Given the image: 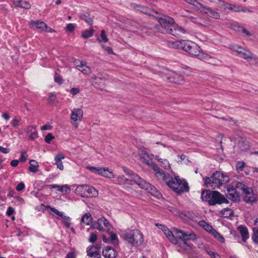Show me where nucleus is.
Segmentation results:
<instances>
[{"instance_id":"nucleus-1","label":"nucleus","mask_w":258,"mask_h":258,"mask_svg":"<svg viewBox=\"0 0 258 258\" xmlns=\"http://www.w3.org/2000/svg\"><path fill=\"white\" fill-rule=\"evenodd\" d=\"M141 159L143 163L152 167L155 176L158 180L164 181L168 187L176 192L180 194L188 191L189 187L185 180H181L178 176L173 178L168 173H165L155 163L153 162L152 158L148 154H142L141 156Z\"/></svg>"},{"instance_id":"nucleus-2","label":"nucleus","mask_w":258,"mask_h":258,"mask_svg":"<svg viewBox=\"0 0 258 258\" xmlns=\"http://www.w3.org/2000/svg\"><path fill=\"white\" fill-rule=\"evenodd\" d=\"M242 192L243 201L247 203H253L256 198L252 189L238 181H234L227 186V197L231 201L238 202L240 201V192Z\"/></svg>"},{"instance_id":"nucleus-3","label":"nucleus","mask_w":258,"mask_h":258,"mask_svg":"<svg viewBox=\"0 0 258 258\" xmlns=\"http://www.w3.org/2000/svg\"><path fill=\"white\" fill-rule=\"evenodd\" d=\"M159 25L156 26L158 31L162 33H168L176 37H180L181 34H184L185 30L182 27L175 24L174 19L170 17L163 16L162 17H156Z\"/></svg>"},{"instance_id":"nucleus-4","label":"nucleus","mask_w":258,"mask_h":258,"mask_svg":"<svg viewBox=\"0 0 258 258\" xmlns=\"http://www.w3.org/2000/svg\"><path fill=\"white\" fill-rule=\"evenodd\" d=\"M171 45L172 47L183 49L190 55L197 57L201 60H208L210 58L208 54L203 52L199 46L191 41L186 40L176 41L172 42Z\"/></svg>"},{"instance_id":"nucleus-5","label":"nucleus","mask_w":258,"mask_h":258,"mask_svg":"<svg viewBox=\"0 0 258 258\" xmlns=\"http://www.w3.org/2000/svg\"><path fill=\"white\" fill-rule=\"evenodd\" d=\"M123 170L125 173L130 176L131 178L129 180L134 181L140 188L147 190L148 192H150L157 198H160L162 196L161 193L156 187L147 182L138 175L134 173L132 171L125 167H123Z\"/></svg>"},{"instance_id":"nucleus-6","label":"nucleus","mask_w":258,"mask_h":258,"mask_svg":"<svg viewBox=\"0 0 258 258\" xmlns=\"http://www.w3.org/2000/svg\"><path fill=\"white\" fill-rule=\"evenodd\" d=\"M229 181V177L220 171L215 172L211 177L205 178V184L207 187H211L215 189L226 184Z\"/></svg>"},{"instance_id":"nucleus-7","label":"nucleus","mask_w":258,"mask_h":258,"mask_svg":"<svg viewBox=\"0 0 258 258\" xmlns=\"http://www.w3.org/2000/svg\"><path fill=\"white\" fill-rule=\"evenodd\" d=\"M123 238L132 246H139L144 242V235L138 229L126 230L124 231Z\"/></svg>"},{"instance_id":"nucleus-8","label":"nucleus","mask_w":258,"mask_h":258,"mask_svg":"<svg viewBox=\"0 0 258 258\" xmlns=\"http://www.w3.org/2000/svg\"><path fill=\"white\" fill-rule=\"evenodd\" d=\"M93 229H97L99 231H106L109 232L112 227L108 220L104 217L100 218L96 222L92 225Z\"/></svg>"},{"instance_id":"nucleus-9","label":"nucleus","mask_w":258,"mask_h":258,"mask_svg":"<svg viewBox=\"0 0 258 258\" xmlns=\"http://www.w3.org/2000/svg\"><path fill=\"white\" fill-rule=\"evenodd\" d=\"M86 168L91 172L106 178H112L114 177L113 172L110 171L108 168H97L90 166H88Z\"/></svg>"},{"instance_id":"nucleus-10","label":"nucleus","mask_w":258,"mask_h":258,"mask_svg":"<svg viewBox=\"0 0 258 258\" xmlns=\"http://www.w3.org/2000/svg\"><path fill=\"white\" fill-rule=\"evenodd\" d=\"M222 203H229L228 200L221 193L217 191H213L209 201V205L214 206L216 204Z\"/></svg>"},{"instance_id":"nucleus-11","label":"nucleus","mask_w":258,"mask_h":258,"mask_svg":"<svg viewBox=\"0 0 258 258\" xmlns=\"http://www.w3.org/2000/svg\"><path fill=\"white\" fill-rule=\"evenodd\" d=\"M130 6L134 10L139 11L146 15L152 16L153 15L154 13H158L157 11L153 9H150L147 7L137 4L136 3H131Z\"/></svg>"},{"instance_id":"nucleus-12","label":"nucleus","mask_w":258,"mask_h":258,"mask_svg":"<svg viewBox=\"0 0 258 258\" xmlns=\"http://www.w3.org/2000/svg\"><path fill=\"white\" fill-rule=\"evenodd\" d=\"M93 85L97 88L102 89L104 86L105 81L107 80V76L102 74H99L97 76H94L92 78Z\"/></svg>"},{"instance_id":"nucleus-13","label":"nucleus","mask_w":258,"mask_h":258,"mask_svg":"<svg viewBox=\"0 0 258 258\" xmlns=\"http://www.w3.org/2000/svg\"><path fill=\"white\" fill-rule=\"evenodd\" d=\"M83 116V111L80 108H74L72 110L71 115V122L74 124V122L81 121Z\"/></svg>"},{"instance_id":"nucleus-14","label":"nucleus","mask_w":258,"mask_h":258,"mask_svg":"<svg viewBox=\"0 0 258 258\" xmlns=\"http://www.w3.org/2000/svg\"><path fill=\"white\" fill-rule=\"evenodd\" d=\"M175 232L176 235H178L186 241L188 240H194L196 239V236L193 233H188L177 229L175 230Z\"/></svg>"},{"instance_id":"nucleus-15","label":"nucleus","mask_w":258,"mask_h":258,"mask_svg":"<svg viewBox=\"0 0 258 258\" xmlns=\"http://www.w3.org/2000/svg\"><path fill=\"white\" fill-rule=\"evenodd\" d=\"M76 69L81 71L84 74L88 75L91 73V69L88 66L84 63L83 61L79 60L75 61Z\"/></svg>"},{"instance_id":"nucleus-16","label":"nucleus","mask_w":258,"mask_h":258,"mask_svg":"<svg viewBox=\"0 0 258 258\" xmlns=\"http://www.w3.org/2000/svg\"><path fill=\"white\" fill-rule=\"evenodd\" d=\"M26 132L30 140L34 141L38 138V134L34 125H29L26 129Z\"/></svg>"},{"instance_id":"nucleus-17","label":"nucleus","mask_w":258,"mask_h":258,"mask_svg":"<svg viewBox=\"0 0 258 258\" xmlns=\"http://www.w3.org/2000/svg\"><path fill=\"white\" fill-rule=\"evenodd\" d=\"M102 253L105 258H115L117 254L116 250L111 246L106 247Z\"/></svg>"},{"instance_id":"nucleus-18","label":"nucleus","mask_w":258,"mask_h":258,"mask_svg":"<svg viewBox=\"0 0 258 258\" xmlns=\"http://www.w3.org/2000/svg\"><path fill=\"white\" fill-rule=\"evenodd\" d=\"M30 24L33 29L44 31L45 29H47L48 26L42 21H31Z\"/></svg>"},{"instance_id":"nucleus-19","label":"nucleus","mask_w":258,"mask_h":258,"mask_svg":"<svg viewBox=\"0 0 258 258\" xmlns=\"http://www.w3.org/2000/svg\"><path fill=\"white\" fill-rule=\"evenodd\" d=\"M175 240L176 242L172 243L178 245V247L181 248V250H186L190 247V245L187 242V241L178 235H176Z\"/></svg>"},{"instance_id":"nucleus-20","label":"nucleus","mask_w":258,"mask_h":258,"mask_svg":"<svg viewBox=\"0 0 258 258\" xmlns=\"http://www.w3.org/2000/svg\"><path fill=\"white\" fill-rule=\"evenodd\" d=\"M237 230L240 232L242 241L246 242V240L249 238V233L247 227L243 225H240L237 227Z\"/></svg>"},{"instance_id":"nucleus-21","label":"nucleus","mask_w":258,"mask_h":258,"mask_svg":"<svg viewBox=\"0 0 258 258\" xmlns=\"http://www.w3.org/2000/svg\"><path fill=\"white\" fill-rule=\"evenodd\" d=\"M79 15L80 19L84 20L89 25H92L93 21L89 13L82 12L80 13Z\"/></svg>"},{"instance_id":"nucleus-22","label":"nucleus","mask_w":258,"mask_h":258,"mask_svg":"<svg viewBox=\"0 0 258 258\" xmlns=\"http://www.w3.org/2000/svg\"><path fill=\"white\" fill-rule=\"evenodd\" d=\"M205 13L209 17L216 19L220 18V14L209 7H205Z\"/></svg>"},{"instance_id":"nucleus-23","label":"nucleus","mask_w":258,"mask_h":258,"mask_svg":"<svg viewBox=\"0 0 258 258\" xmlns=\"http://www.w3.org/2000/svg\"><path fill=\"white\" fill-rule=\"evenodd\" d=\"M86 184L78 185L76 190L75 193L83 198L87 197L86 194Z\"/></svg>"},{"instance_id":"nucleus-24","label":"nucleus","mask_w":258,"mask_h":258,"mask_svg":"<svg viewBox=\"0 0 258 258\" xmlns=\"http://www.w3.org/2000/svg\"><path fill=\"white\" fill-rule=\"evenodd\" d=\"M86 198L96 197L98 195V191L94 187L86 184Z\"/></svg>"},{"instance_id":"nucleus-25","label":"nucleus","mask_w":258,"mask_h":258,"mask_svg":"<svg viewBox=\"0 0 258 258\" xmlns=\"http://www.w3.org/2000/svg\"><path fill=\"white\" fill-rule=\"evenodd\" d=\"M64 158V156L62 154H57L54 158L55 164L57 166V167L60 170H62L63 169V165L61 160L63 159Z\"/></svg>"},{"instance_id":"nucleus-26","label":"nucleus","mask_w":258,"mask_h":258,"mask_svg":"<svg viewBox=\"0 0 258 258\" xmlns=\"http://www.w3.org/2000/svg\"><path fill=\"white\" fill-rule=\"evenodd\" d=\"M47 186L51 189L57 188V190L61 192L65 191L66 193H68L70 191V188L67 185L60 186L56 184H50L47 185Z\"/></svg>"},{"instance_id":"nucleus-27","label":"nucleus","mask_w":258,"mask_h":258,"mask_svg":"<svg viewBox=\"0 0 258 258\" xmlns=\"http://www.w3.org/2000/svg\"><path fill=\"white\" fill-rule=\"evenodd\" d=\"M213 193V191H211L210 190H203L201 194V198L202 200L205 202H208L209 204V201Z\"/></svg>"},{"instance_id":"nucleus-28","label":"nucleus","mask_w":258,"mask_h":258,"mask_svg":"<svg viewBox=\"0 0 258 258\" xmlns=\"http://www.w3.org/2000/svg\"><path fill=\"white\" fill-rule=\"evenodd\" d=\"M238 146L241 151H245L249 148V142L246 140L241 138L238 142Z\"/></svg>"},{"instance_id":"nucleus-29","label":"nucleus","mask_w":258,"mask_h":258,"mask_svg":"<svg viewBox=\"0 0 258 258\" xmlns=\"http://www.w3.org/2000/svg\"><path fill=\"white\" fill-rule=\"evenodd\" d=\"M14 4L16 7L27 9H30L31 7V5L29 3L22 0H14Z\"/></svg>"},{"instance_id":"nucleus-30","label":"nucleus","mask_w":258,"mask_h":258,"mask_svg":"<svg viewBox=\"0 0 258 258\" xmlns=\"http://www.w3.org/2000/svg\"><path fill=\"white\" fill-rule=\"evenodd\" d=\"M92 218L90 213H86L81 218V224H86L87 225H90V224L92 222Z\"/></svg>"},{"instance_id":"nucleus-31","label":"nucleus","mask_w":258,"mask_h":258,"mask_svg":"<svg viewBox=\"0 0 258 258\" xmlns=\"http://www.w3.org/2000/svg\"><path fill=\"white\" fill-rule=\"evenodd\" d=\"M30 166L29 170L30 172L36 173L39 170V165L38 162L34 160H31L29 162Z\"/></svg>"},{"instance_id":"nucleus-32","label":"nucleus","mask_w":258,"mask_h":258,"mask_svg":"<svg viewBox=\"0 0 258 258\" xmlns=\"http://www.w3.org/2000/svg\"><path fill=\"white\" fill-rule=\"evenodd\" d=\"M239 54L244 59L253 58V54L249 51L242 48V49L239 51Z\"/></svg>"},{"instance_id":"nucleus-33","label":"nucleus","mask_w":258,"mask_h":258,"mask_svg":"<svg viewBox=\"0 0 258 258\" xmlns=\"http://www.w3.org/2000/svg\"><path fill=\"white\" fill-rule=\"evenodd\" d=\"M163 232L171 243L176 242V241L175 240L176 237L174 236L172 233L169 230V229L167 227L165 228V229H164Z\"/></svg>"},{"instance_id":"nucleus-34","label":"nucleus","mask_w":258,"mask_h":258,"mask_svg":"<svg viewBox=\"0 0 258 258\" xmlns=\"http://www.w3.org/2000/svg\"><path fill=\"white\" fill-rule=\"evenodd\" d=\"M46 208V209H49L50 211L53 212L54 214H55L57 216H56V217L58 219H60L61 218L62 219L64 216H65L62 212L59 211L58 210L53 207H51L50 206H47Z\"/></svg>"},{"instance_id":"nucleus-35","label":"nucleus","mask_w":258,"mask_h":258,"mask_svg":"<svg viewBox=\"0 0 258 258\" xmlns=\"http://www.w3.org/2000/svg\"><path fill=\"white\" fill-rule=\"evenodd\" d=\"M109 234V237L108 238L109 242H111L113 244H118V239L117 238V235L115 233H112L111 231H109L108 232Z\"/></svg>"},{"instance_id":"nucleus-36","label":"nucleus","mask_w":258,"mask_h":258,"mask_svg":"<svg viewBox=\"0 0 258 258\" xmlns=\"http://www.w3.org/2000/svg\"><path fill=\"white\" fill-rule=\"evenodd\" d=\"M94 31V29L91 27L89 30H86L82 32L81 36L84 39L88 38L93 35Z\"/></svg>"},{"instance_id":"nucleus-37","label":"nucleus","mask_w":258,"mask_h":258,"mask_svg":"<svg viewBox=\"0 0 258 258\" xmlns=\"http://www.w3.org/2000/svg\"><path fill=\"white\" fill-rule=\"evenodd\" d=\"M213 236L217 239L218 241H219L221 243L225 242V239L223 236L221 235L220 233L217 231L215 229L213 230L212 232L211 233Z\"/></svg>"},{"instance_id":"nucleus-38","label":"nucleus","mask_w":258,"mask_h":258,"mask_svg":"<svg viewBox=\"0 0 258 258\" xmlns=\"http://www.w3.org/2000/svg\"><path fill=\"white\" fill-rule=\"evenodd\" d=\"M12 203H13L14 205L19 206L24 204L25 201L22 198L19 196H16L14 197Z\"/></svg>"},{"instance_id":"nucleus-39","label":"nucleus","mask_w":258,"mask_h":258,"mask_svg":"<svg viewBox=\"0 0 258 258\" xmlns=\"http://www.w3.org/2000/svg\"><path fill=\"white\" fill-rule=\"evenodd\" d=\"M156 159L160 162H161V166L164 169L168 170L170 168V165L166 159H162L161 158H157Z\"/></svg>"},{"instance_id":"nucleus-40","label":"nucleus","mask_w":258,"mask_h":258,"mask_svg":"<svg viewBox=\"0 0 258 258\" xmlns=\"http://www.w3.org/2000/svg\"><path fill=\"white\" fill-rule=\"evenodd\" d=\"M225 9H229L230 10L234 11V12H239L240 8L239 7H237L236 5L225 3L224 5Z\"/></svg>"},{"instance_id":"nucleus-41","label":"nucleus","mask_w":258,"mask_h":258,"mask_svg":"<svg viewBox=\"0 0 258 258\" xmlns=\"http://www.w3.org/2000/svg\"><path fill=\"white\" fill-rule=\"evenodd\" d=\"M234 29L237 31L242 32L243 33L245 34L247 36H249L250 35V32L248 30H247L245 28H244L242 26H240L239 25L235 26Z\"/></svg>"},{"instance_id":"nucleus-42","label":"nucleus","mask_w":258,"mask_h":258,"mask_svg":"<svg viewBox=\"0 0 258 258\" xmlns=\"http://www.w3.org/2000/svg\"><path fill=\"white\" fill-rule=\"evenodd\" d=\"M170 81H173L177 84H181L183 82V78L181 76L173 74V80H170Z\"/></svg>"},{"instance_id":"nucleus-43","label":"nucleus","mask_w":258,"mask_h":258,"mask_svg":"<svg viewBox=\"0 0 258 258\" xmlns=\"http://www.w3.org/2000/svg\"><path fill=\"white\" fill-rule=\"evenodd\" d=\"M56 95L54 93H50L48 94V102L50 104H55L57 103L56 101Z\"/></svg>"},{"instance_id":"nucleus-44","label":"nucleus","mask_w":258,"mask_h":258,"mask_svg":"<svg viewBox=\"0 0 258 258\" xmlns=\"http://www.w3.org/2000/svg\"><path fill=\"white\" fill-rule=\"evenodd\" d=\"M97 251V248L95 246H92L87 249V254L90 257H92L95 252Z\"/></svg>"},{"instance_id":"nucleus-45","label":"nucleus","mask_w":258,"mask_h":258,"mask_svg":"<svg viewBox=\"0 0 258 258\" xmlns=\"http://www.w3.org/2000/svg\"><path fill=\"white\" fill-rule=\"evenodd\" d=\"M245 163L243 161H239L236 163V168L238 172L242 171L245 167Z\"/></svg>"},{"instance_id":"nucleus-46","label":"nucleus","mask_w":258,"mask_h":258,"mask_svg":"<svg viewBox=\"0 0 258 258\" xmlns=\"http://www.w3.org/2000/svg\"><path fill=\"white\" fill-rule=\"evenodd\" d=\"M62 219H64V220L62 221V223L64 225V226L68 228H70L71 225V218L68 216H65Z\"/></svg>"},{"instance_id":"nucleus-47","label":"nucleus","mask_w":258,"mask_h":258,"mask_svg":"<svg viewBox=\"0 0 258 258\" xmlns=\"http://www.w3.org/2000/svg\"><path fill=\"white\" fill-rule=\"evenodd\" d=\"M242 48L240 46L236 45V44H232L230 46V48L232 50L237 52L239 54V51L242 49Z\"/></svg>"},{"instance_id":"nucleus-48","label":"nucleus","mask_w":258,"mask_h":258,"mask_svg":"<svg viewBox=\"0 0 258 258\" xmlns=\"http://www.w3.org/2000/svg\"><path fill=\"white\" fill-rule=\"evenodd\" d=\"M97 239V235L96 233H92L90 234L89 241L91 243L95 242Z\"/></svg>"},{"instance_id":"nucleus-49","label":"nucleus","mask_w":258,"mask_h":258,"mask_svg":"<svg viewBox=\"0 0 258 258\" xmlns=\"http://www.w3.org/2000/svg\"><path fill=\"white\" fill-rule=\"evenodd\" d=\"M252 239L254 242L258 243V229L253 231Z\"/></svg>"},{"instance_id":"nucleus-50","label":"nucleus","mask_w":258,"mask_h":258,"mask_svg":"<svg viewBox=\"0 0 258 258\" xmlns=\"http://www.w3.org/2000/svg\"><path fill=\"white\" fill-rule=\"evenodd\" d=\"M27 154L25 151L22 152L21 153V156L20 157L19 160L22 162H25L27 160Z\"/></svg>"},{"instance_id":"nucleus-51","label":"nucleus","mask_w":258,"mask_h":258,"mask_svg":"<svg viewBox=\"0 0 258 258\" xmlns=\"http://www.w3.org/2000/svg\"><path fill=\"white\" fill-rule=\"evenodd\" d=\"M54 138L51 133H48L45 137V141L47 143H50V141Z\"/></svg>"},{"instance_id":"nucleus-52","label":"nucleus","mask_w":258,"mask_h":258,"mask_svg":"<svg viewBox=\"0 0 258 258\" xmlns=\"http://www.w3.org/2000/svg\"><path fill=\"white\" fill-rule=\"evenodd\" d=\"M100 37L102 39V40L106 43L107 42H108V39L107 38V36L105 34V31L104 30H102L101 32V34H100Z\"/></svg>"},{"instance_id":"nucleus-53","label":"nucleus","mask_w":258,"mask_h":258,"mask_svg":"<svg viewBox=\"0 0 258 258\" xmlns=\"http://www.w3.org/2000/svg\"><path fill=\"white\" fill-rule=\"evenodd\" d=\"M75 28V25L73 23H69L66 26V30L70 32H73Z\"/></svg>"},{"instance_id":"nucleus-54","label":"nucleus","mask_w":258,"mask_h":258,"mask_svg":"<svg viewBox=\"0 0 258 258\" xmlns=\"http://www.w3.org/2000/svg\"><path fill=\"white\" fill-rule=\"evenodd\" d=\"M54 81L56 83H58V84H61L63 82V80L61 78V77L57 74H55V76L54 77Z\"/></svg>"},{"instance_id":"nucleus-55","label":"nucleus","mask_w":258,"mask_h":258,"mask_svg":"<svg viewBox=\"0 0 258 258\" xmlns=\"http://www.w3.org/2000/svg\"><path fill=\"white\" fill-rule=\"evenodd\" d=\"M169 210L175 215H178L180 213V211L173 207H170Z\"/></svg>"},{"instance_id":"nucleus-56","label":"nucleus","mask_w":258,"mask_h":258,"mask_svg":"<svg viewBox=\"0 0 258 258\" xmlns=\"http://www.w3.org/2000/svg\"><path fill=\"white\" fill-rule=\"evenodd\" d=\"M204 229L209 233H211L214 229L209 224L207 223L206 226L204 227Z\"/></svg>"},{"instance_id":"nucleus-57","label":"nucleus","mask_w":258,"mask_h":258,"mask_svg":"<svg viewBox=\"0 0 258 258\" xmlns=\"http://www.w3.org/2000/svg\"><path fill=\"white\" fill-rule=\"evenodd\" d=\"M25 188V184L23 182L19 183L16 186V190L17 191H21Z\"/></svg>"},{"instance_id":"nucleus-58","label":"nucleus","mask_w":258,"mask_h":258,"mask_svg":"<svg viewBox=\"0 0 258 258\" xmlns=\"http://www.w3.org/2000/svg\"><path fill=\"white\" fill-rule=\"evenodd\" d=\"M20 122V120L18 119V118H14L12 120V125L15 127H16L17 126H18L19 125V123Z\"/></svg>"},{"instance_id":"nucleus-59","label":"nucleus","mask_w":258,"mask_h":258,"mask_svg":"<svg viewBox=\"0 0 258 258\" xmlns=\"http://www.w3.org/2000/svg\"><path fill=\"white\" fill-rule=\"evenodd\" d=\"M223 215H226V216H228V215H231L232 213V211L229 208L224 209V211L222 212Z\"/></svg>"},{"instance_id":"nucleus-60","label":"nucleus","mask_w":258,"mask_h":258,"mask_svg":"<svg viewBox=\"0 0 258 258\" xmlns=\"http://www.w3.org/2000/svg\"><path fill=\"white\" fill-rule=\"evenodd\" d=\"M80 91V89L78 88H72L70 90V93L73 95H75L77 94Z\"/></svg>"},{"instance_id":"nucleus-61","label":"nucleus","mask_w":258,"mask_h":258,"mask_svg":"<svg viewBox=\"0 0 258 258\" xmlns=\"http://www.w3.org/2000/svg\"><path fill=\"white\" fill-rule=\"evenodd\" d=\"M102 47L109 54H113V49H112V48L111 47L102 46Z\"/></svg>"},{"instance_id":"nucleus-62","label":"nucleus","mask_w":258,"mask_h":258,"mask_svg":"<svg viewBox=\"0 0 258 258\" xmlns=\"http://www.w3.org/2000/svg\"><path fill=\"white\" fill-rule=\"evenodd\" d=\"M15 212L14 209L12 207H9L8 208L7 211V214L8 216L12 215Z\"/></svg>"},{"instance_id":"nucleus-63","label":"nucleus","mask_w":258,"mask_h":258,"mask_svg":"<svg viewBox=\"0 0 258 258\" xmlns=\"http://www.w3.org/2000/svg\"><path fill=\"white\" fill-rule=\"evenodd\" d=\"M178 215L183 220H187L188 219V216L186 215V214L185 213H183L181 211H180V213L179 214H178Z\"/></svg>"},{"instance_id":"nucleus-64","label":"nucleus","mask_w":258,"mask_h":258,"mask_svg":"<svg viewBox=\"0 0 258 258\" xmlns=\"http://www.w3.org/2000/svg\"><path fill=\"white\" fill-rule=\"evenodd\" d=\"M66 258H75V253L73 251L69 252L66 257Z\"/></svg>"}]
</instances>
